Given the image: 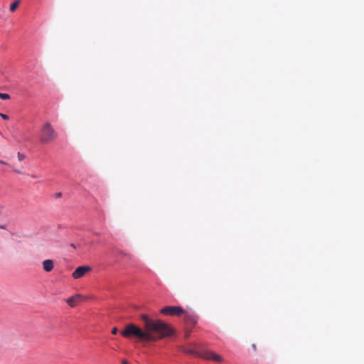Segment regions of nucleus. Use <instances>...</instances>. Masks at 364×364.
<instances>
[{"mask_svg": "<svg viewBox=\"0 0 364 364\" xmlns=\"http://www.w3.org/2000/svg\"><path fill=\"white\" fill-rule=\"evenodd\" d=\"M122 364H129V363L127 360H123Z\"/></svg>", "mask_w": 364, "mask_h": 364, "instance_id": "obj_14", "label": "nucleus"}, {"mask_svg": "<svg viewBox=\"0 0 364 364\" xmlns=\"http://www.w3.org/2000/svg\"><path fill=\"white\" fill-rule=\"evenodd\" d=\"M252 348L255 350L257 347H256V345L255 344H252Z\"/></svg>", "mask_w": 364, "mask_h": 364, "instance_id": "obj_19", "label": "nucleus"}, {"mask_svg": "<svg viewBox=\"0 0 364 364\" xmlns=\"http://www.w3.org/2000/svg\"><path fill=\"white\" fill-rule=\"evenodd\" d=\"M0 164L7 165V163L0 159Z\"/></svg>", "mask_w": 364, "mask_h": 364, "instance_id": "obj_15", "label": "nucleus"}, {"mask_svg": "<svg viewBox=\"0 0 364 364\" xmlns=\"http://www.w3.org/2000/svg\"><path fill=\"white\" fill-rule=\"evenodd\" d=\"M117 332H118V329H117L116 327H114V328L112 330V334H114V335L117 334Z\"/></svg>", "mask_w": 364, "mask_h": 364, "instance_id": "obj_13", "label": "nucleus"}, {"mask_svg": "<svg viewBox=\"0 0 364 364\" xmlns=\"http://www.w3.org/2000/svg\"><path fill=\"white\" fill-rule=\"evenodd\" d=\"M183 309L180 306H167L161 310V313L165 315L180 316L183 313Z\"/></svg>", "mask_w": 364, "mask_h": 364, "instance_id": "obj_3", "label": "nucleus"}, {"mask_svg": "<svg viewBox=\"0 0 364 364\" xmlns=\"http://www.w3.org/2000/svg\"><path fill=\"white\" fill-rule=\"evenodd\" d=\"M70 247H72L73 249H75V244H73V243H72V244L70 245Z\"/></svg>", "mask_w": 364, "mask_h": 364, "instance_id": "obj_20", "label": "nucleus"}, {"mask_svg": "<svg viewBox=\"0 0 364 364\" xmlns=\"http://www.w3.org/2000/svg\"><path fill=\"white\" fill-rule=\"evenodd\" d=\"M18 4H19L18 1H16L14 3H12L10 6V11L12 12L14 11L16 9V8L18 7Z\"/></svg>", "mask_w": 364, "mask_h": 364, "instance_id": "obj_8", "label": "nucleus"}, {"mask_svg": "<svg viewBox=\"0 0 364 364\" xmlns=\"http://www.w3.org/2000/svg\"><path fill=\"white\" fill-rule=\"evenodd\" d=\"M91 271V267L88 265L80 266L73 272L74 279H79L83 277L87 272Z\"/></svg>", "mask_w": 364, "mask_h": 364, "instance_id": "obj_4", "label": "nucleus"}, {"mask_svg": "<svg viewBox=\"0 0 364 364\" xmlns=\"http://www.w3.org/2000/svg\"><path fill=\"white\" fill-rule=\"evenodd\" d=\"M61 196V193H56V197L60 198Z\"/></svg>", "mask_w": 364, "mask_h": 364, "instance_id": "obj_17", "label": "nucleus"}, {"mask_svg": "<svg viewBox=\"0 0 364 364\" xmlns=\"http://www.w3.org/2000/svg\"><path fill=\"white\" fill-rule=\"evenodd\" d=\"M0 228L1 229H6V226L0 225Z\"/></svg>", "mask_w": 364, "mask_h": 364, "instance_id": "obj_18", "label": "nucleus"}, {"mask_svg": "<svg viewBox=\"0 0 364 364\" xmlns=\"http://www.w3.org/2000/svg\"><path fill=\"white\" fill-rule=\"evenodd\" d=\"M16 173H21V171L18 170V169H14V170Z\"/></svg>", "mask_w": 364, "mask_h": 364, "instance_id": "obj_16", "label": "nucleus"}, {"mask_svg": "<svg viewBox=\"0 0 364 364\" xmlns=\"http://www.w3.org/2000/svg\"><path fill=\"white\" fill-rule=\"evenodd\" d=\"M32 177H33V178H36V175H32Z\"/></svg>", "mask_w": 364, "mask_h": 364, "instance_id": "obj_21", "label": "nucleus"}, {"mask_svg": "<svg viewBox=\"0 0 364 364\" xmlns=\"http://www.w3.org/2000/svg\"><path fill=\"white\" fill-rule=\"evenodd\" d=\"M141 319L144 322L145 331L134 323H129L121 332V335L125 338L132 336L141 341L150 342L170 336L173 333L172 328L159 319H151L146 314H142Z\"/></svg>", "mask_w": 364, "mask_h": 364, "instance_id": "obj_1", "label": "nucleus"}, {"mask_svg": "<svg viewBox=\"0 0 364 364\" xmlns=\"http://www.w3.org/2000/svg\"><path fill=\"white\" fill-rule=\"evenodd\" d=\"M95 235H99L100 234H99V233H97V232H95Z\"/></svg>", "mask_w": 364, "mask_h": 364, "instance_id": "obj_22", "label": "nucleus"}, {"mask_svg": "<svg viewBox=\"0 0 364 364\" xmlns=\"http://www.w3.org/2000/svg\"><path fill=\"white\" fill-rule=\"evenodd\" d=\"M203 357L205 359L213 360L218 363H220L223 360V358L220 355L212 351L204 352Z\"/></svg>", "mask_w": 364, "mask_h": 364, "instance_id": "obj_5", "label": "nucleus"}, {"mask_svg": "<svg viewBox=\"0 0 364 364\" xmlns=\"http://www.w3.org/2000/svg\"><path fill=\"white\" fill-rule=\"evenodd\" d=\"M58 137V133L50 122H46L41 129L40 140L42 143L48 144Z\"/></svg>", "mask_w": 364, "mask_h": 364, "instance_id": "obj_2", "label": "nucleus"}, {"mask_svg": "<svg viewBox=\"0 0 364 364\" xmlns=\"http://www.w3.org/2000/svg\"><path fill=\"white\" fill-rule=\"evenodd\" d=\"M43 267L46 272H50L54 267V263L52 259H46L43 262Z\"/></svg>", "mask_w": 364, "mask_h": 364, "instance_id": "obj_6", "label": "nucleus"}, {"mask_svg": "<svg viewBox=\"0 0 364 364\" xmlns=\"http://www.w3.org/2000/svg\"><path fill=\"white\" fill-rule=\"evenodd\" d=\"M25 156L22 154H21L20 152L18 153V159L19 161H22L25 159Z\"/></svg>", "mask_w": 364, "mask_h": 364, "instance_id": "obj_12", "label": "nucleus"}, {"mask_svg": "<svg viewBox=\"0 0 364 364\" xmlns=\"http://www.w3.org/2000/svg\"><path fill=\"white\" fill-rule=\"evenodd\" d=\"M80 295H75L74 296H71L67 299V303L69 306L73 307L80 301Z\"/></svg>", "mask_w": 364, "mask_h": 364, "instance_id": "obj_7", "label": "nucleus"}, {"mask_svg": "<svg viewBox=\"0 0 364 364\" xmlns=\"http://www.w3.org/2000/svg\"><path fill=\"white\" fill-rule=\"evenodd\" d=\"M0 117H1L3 119H4V120H8V119H9V117L7 114H4V113H1V112H0Z\"/></svg>", "mask_w": 364, "mask_h": 364, "instance_id": "obj_11", "label": "nucleus"}, {"mask_svg": "<svg viewBox=\"0 0 364 364\" xmlns=\"http://www.w3.org/2000/svg\"><path fill=\"white\" fill-rule=\"evenodd\" d=\"M9 98H10V95L9 94L0 92V99H1V100H9Z\"/></svg>", "mask_w": 364, "mask_h": 364, "instance_id": "obj_10", "label": "nucleus"}, {"mask_svg": "<svg viewBox=\"0 0 364 364\" xmlns=\"http://www.w3.org/2000/svg\"><path fill=\"white\" fill-rule=\"evenodd\" d=\"M183 352L186 354L196 355V350L191 348H184Z\"/></svg>", "mask_w": 364, "mask_h": 364, "instance_id": "obj_9", "label": "nucleus"}]
</instances>
